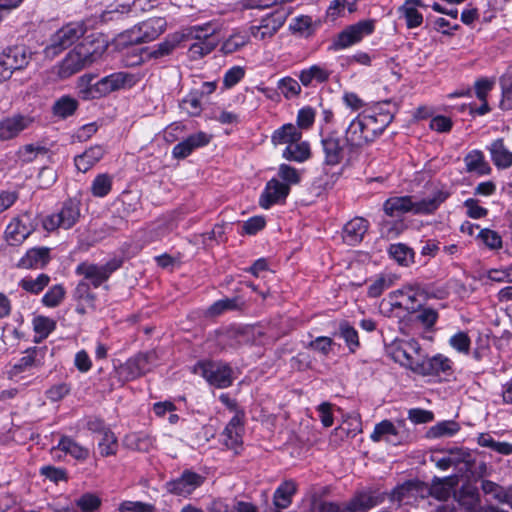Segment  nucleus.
<instances>
[{
	"label": "nucleus",
	"instance_id": "nucleus-41",
	"mask_svg": "<svg viewBox=\"0 0 512 512\" xmlns=\"http://www.w3.org/2000/svg\"><path fill=\"white\" fill-rule=\"evenodd\" d=\"M388 254L401 266L409 267L414 263L415 252L404 243L391 244L388 248Z\"/></svg>",
	"mask_w": 512,
	"mask_h": 512
},
{
	"label": "nucleus",
	"instance_id": "nucleus-18",
	"mask_svg": "<svg viewBox=\"0 0 512 512\" xmlns=\"http://www.w3.org/2000/svg\"><path fill=\"white\" fill-rule=\"evenodd\" d=\"M243 420L241 414L234 415L221 434L223 445L227 449L233 450L235 454H240L243 446Z\"/></svg>",
	"mask_w": 512,
	"mask_h": 512
},
{
	"label": "nucleus",
	"instance_id": "nucleus-43",
	"mask_svg": "<svg viewBox=\"0 0 512 512\" xmlns=\"http://www.w3.org/2000/svg\"><path fill=\"white\" fill-rule=\"evenodd\" d=\"M125 444L130 449L148 452L154 445V439L144 432L132 433L125 438Z\"/></svg>",
	"mask_w": 512,
	"mask_h": 512
},
{
	"label": "nucleus",
	"instance_id": "nucleus-10",
	"mask_svg": "<svg viewBox=\"0 0 512 512\" xmlns=\"http://www.w3.org/2000/svg\"><path fill=\"white\" fill-rule=\"evenodd\" d=\"M80 218V202L76 199L66 200L61 209L43 221V227L47 231L58 228L70 229Z\"/></svg>",
	"mask_w": 512,
	"mask_h": 512
},
{
	"label": "nucleus",
	"instance_id": "nucleus-27",
	"mask_svg": "<svg viewBox=\"0 0 512 512\" xmlns=\"http://www.w3.org/2000/svg\"><path fill=\"white\" fill-rule=\"evenodd\" d=\"M232 336L239 345L250 344L255 346H266L273 344L275 339L266 334L264 330L257 327L247 328L240 332H235Z\"/></svg>",
	"mask_w": 512,
	"mask_h": 512
},
{
	"label": "nucleus",
	"instance_id": "nucleus-53",
	"mask_svg": "<svg viewBox=\"0 0 512 512\" xmlns=\"http://www.w3.org/2000/svg\"><path fill=\"white\" fill-rule=\"evenodd\" d=\"M393 276L381 274L368 286L367 295L370 298H377L393 285Z\"/></svg>",
	"mask_w": 512,
	"mask_h": 512
},
{
	"label": "nucleus",
	"instance_id": "nucleus-56",
	"mask_svg": "<svg viewBox=\"0 0 512 512\" xmlns=\"http://www.w3.org/2000/svg\"><path fill=\"white\" fill-rule=\"evenodd\" d=\"M243 305V302H240L238 297L235 298H225L216 301L209 307V314L211 316H217L228 310H238Z\"/></svg>",
	"mask_w": 512,
	"mask_h": 512
},
{
	"label": "nucleus",
	"instance_id": "nucleus-35",
	"mask_svg": "<svg viewBox=\"0 0 512 512\" xmlns=\"http://www.w3.org/2000/svg\"><path fill=\"white\" fill-rule=\"evenodd\" d=\"M418 7L426 8L421 0H406L399 8V12L406 20L407 28L413 29L423 23V15L418 11Z\"/></svg>",
	"mask_w": 512,
	"mask_h": 512
},
{
	"label": "nucleus",
	"instance_id": "nucleus-44",
	"mask_svg": "<svg viewBox=\"0 0 512 512\" xmlns=\"http://www.w3.org/2000/svg\"><path fill=\"white\" fill-rule=\"evenodd\" d=\"M311 512H349L347 502H333L313 496L310 503Z\"/></svg>",
	"mask_w": 512,
	"mask_h": 512
},
{
	"label": "nucleus",
	"instance_id": "nucleus-54",
	"mask_svg": "<svg viewBox=\"0 0 512 512\" xmlns=\"http://www.w3.org/2000/svg\"><path fill=\"white\" fill-rule=\"evenodd\" d=\"M91 285L83 279L78 282L74 291L73 299L79 303L85 302L90 306H94L96 295L91 291Z\"/></svg>",
	"mask_w": 512,
	"mask_h": 512
},
{
	"label": "nucleus",
	"instance_id": "nucleus-58",
	"mask_svg": "<svg viewBox=\"0 0 512 512\" xmlns=\"http://www.w3.org/2000/svg\"><path fill=\"white\" fill-rule=\"evenodd\" d=\"M66 294L65 288L61 284L52 286L42 297V303L46 307H57Z\"/></svg>",
	"mask_w": 512,
	"mask_h": 512
},
{
	"label": "nucleus",
	"instance_id": "nucleus-42",
	"mask_svg": "<svg viewBox=\"0 0 512 512\" xmlns=\"http://www.w3.org/2000/svg\"><path fill=\"white\" fill-rule=\"evenodd\" d=\"M78 105V101L75 98L64 95L54 102L52 113L58 118L66 119L76 112Z\"/></svg>",
	"mask_w": 512,
	"mask_h": 512
},
{
	"label": "nucleus",
	"instance_id": "nucleus-55",
	"mask_svg": "<svg viewBox=\"0 0 512 512\" xmlns=\"http://www.w3.org/2000/svg\"><path fill=\"white\" fill-rule=\"evenodd\" d=\"M199 93L192 91L180 102V109L189 116H198L202 111Z\"/></svg>",
	"mask_w": 512,
	"mask_h": 512
},
{
	"label": "nucleus",
	"instance_id": "nucleus-61",
	"mask_svg": "<svg viewBox=\"0 0 512 512\" xmlns=\"http://www.w3.org/2000/svg\"><path fill=\"white\" fill-rule=\"evenodd\" d=\"M312 23V17L307 15H301L293 20V23L290 24V29L294 33H299L300 35L308 37L313 32Z\"/></svg>",
	"mask_w": 512,
	"mask_h": 512
},
{
	"label": "nucleus",
	"instance_id": "nucleus-48",
	"mask_svg": "<svg viewBox=\"0 0 512 512\" xmlns=\"http://www.w3.org/2000/svg\"><path fill=\"white\" fill-rule=\"evenodd\" d=\"M481 489L488 501H495L498 504L504 505L507 496V488L490 480H483L481 482Z\"/></svg>",
	"mask_w": 512,
	"mask_h": 512
},
{
	"label": "nucleus",
	"instance_id": "nucleus-5",
	"mask_svg": "<svg viewBox=\"0 0 512 512\" xmlns=\"http://www.w3.org/2000/svg\"><path fill=\"white\" fill-rule=\"evenodd\" d=\"M123 265V259L113 257L105 264H96L89 261L79 263L75 268V273L81 276L93 288H99L106 283L111 275L120 269Z\"/></svg>",
	"mask_w": 512,
	"mask_h": 512
},
{
	"label": "nucleus",
	"instance_id": "nucleus-12",
	"mask_svg": "<svg viewBox=\"0 0 512 512\" xmlns=\"http://www.w3.org/2000/svg\"><path fill=\"white\" fill-rule=\"evenodd\" d=\"M35 225L28 214L13 217L7 225L4 238L11 246L21 245L33 232Z\"/></svg>",
	"mask_w": 512,
	"mask_h": 512
},
{
	"label": "nucleus",
	"instance_id": "nucleus-24",
	"mask_svg": "<svg viewBox=\"0 0 512 512\" xmlns=\"http://www.w3.org/2000/svg\"><path fill=\"white\" fill-rule=\"evenodd\" d=\"M46 347H33L29 348L23 357H21L16 364L13 365L10 373L12 376L30 370L33 367H42L44 365V358L46 355Z\"/></svg>",
	"mask_w": 512,
	"mask_h": 512
},
{
	"label": "nucleus",
	"instance_id": "nucleus-52",
	"mask_svg": "<svg viewBox=\"0 0 512 512\" xmlns=\"http://www.w3.org/2000/svg\"><path fill=\"white\" fill-rule=\"evenodd\" d=\"M397 434L398 431L395 425L390 420H383L375 425L374 431L371 433L370 438L373 442H380L383 439H385L387 442H391L388 437L396 436Z\"/></svg>",
	"mask_w": 512,
	"mask_h": 512
},
{
	"label": "nucleus",
	"instance_id": "nucleus-37",
	"mask_svg": "<svg viewBox=\"0 0 512 512\" xmlns=\"http://www.w3.org/2000/svg\"><path fill=\"white\" fill-rule=\"evenodd\" d=\"M454 498L467 510H473L479 504L478 488L470 483H466L458 491L454 490Z\"/></svg>",
	"mask_w": 512,
	"mask_h": 512
},
{
	"label": "nucleus",
	"instance_id": "nucleus-39",
	"mask_svg": "<svg viewBox=\"0 0 512 512\" xmlns=\"http://www.w3.org/2000/svg\"><path fill=\"white\" fill-rule=\"evenodd\" d=\"M302 137L298 128L291 124H284L279 129L275 130L271 136V141L274 145L293 144L298 142Z\"/></svg>",
	"mask_w": 512,
	"mask_h": 512
},
{
	"label": "nucleus",
	"instance_id": "nucleus-23",
	"mask_svg": "<svg viewBox=\"0 0 512 512\" xmlns=\"http://www.w3.org/2000/svg\"><path fill=\"white\" fill-rule=\"evenodd\" d=\"M210 140L211 136L207 133L202 131L197 132L175 145L172 150V155L175 159H185L195 149L208 145Z\"/></svg>",
	"mask_w": 512,
	"mask_h": 512
},
{
	"label": "nucleus",
	"instance_id": "nucleus-31",
	"mask_svg": "<svg viewBox=\"0 0 512 512\" xmlns=\"http://www.w3.org/2000/svg\"><path fill=\"white\" fill-rule=\"evenodd\" d=\"M491 160L498 169H508L512 166V152L504 144L502 138L494 140L488 147Z\"/></svg>",
	"mask_w": 512,
	"mask_h": 512
},
{
	"label": "nucleus",
	"instance_id": "nucleus-63",
	"mask_svg": "<svg viewBox=\"0 0 512 512\" xmlns=\"http://www.w3.org/2000/svg\"><path fill=\"white\" fill-rule=\"evenodd\" d=\"M245 76V70L240 66H233L226 71L223 77V86L225 89H230L238 84Z\"/></svg>",
	"mask_w": 512,
	"mask_h": 512
},
{
	"label": "nucleus",
	"instance_id": "nucleus-51",
	"mask_svg": "<svg viewBox=\"0 0 512 512\" xmlns=\"http://www.w3.org/2000/svg\"><path fill=\"white\" fill-rule=\"evenodd\" d=\"M460 430V425L453 420H447L432 426L427 436L429 438H439L443 436H453Z\"/></svg>",
	"mask_w": 512,
	"mask_h": 512
},
{
	"label": "nucleus",
	"instance_id": "nucleus-28",
	"mask_svg": "<svg viewBox=\"0 0 512 512\" xmlns=\"http://www.w3.org/2000/svg\"><path fill=\"white\" fill-rule=\"evenodd\" d=\"M368 221L363 217H355L343 227V239L348 245H355L362 241L368 230Z\"/></svg>",
	"mask_w": 512,
	"mask_h": 512
},
{
	"label": "nucleus",
	"instance_id": "nucleus-16",
	"mask_svg": "<svg viewBox=\"0 0 512 512\" xmlns=\"http://www.w3.org/2000/svg\"><path fill=\"white\" fill-rule=\"evenodd\" d=\"M428 484L418 479L408 480L395 487L390 496L392 501L410 504L412 500L427 498Z\"/></svg>",
	"mask_w": 512,
	"mask_h": 512
},
{
	"label": "nucleus",
	"instance_id": "nucleus-64",
	"mask_svg": "<svg viewBox=\"0 0 512 512\" xmlns=\"http://www.w3.org/2000/svg\"><path fill=\"white\" fill-rule=\"evenodd\" d=\"M76 503L83 512H92L99 509L101 499L95 494L85 493L77 500Z\"/></svg>",
	"mask_w": 512,
	"mask_h": 512
},
{
	"label": "nucleus",
	"instance_id": "nucleus-46",
	"mask_svg": "<svg viewBox=\"0 0 512 512\" xmlns=\"http://www.w3.org/2000/svg\"><path fill=\"white\" fill-rule=\"evenodd\" d=\"M113 185V176L108 173L98 174L91 183V193L94 197L103 198L107 196Z\"/></svg>",
	"mask_w": 512,
	"mask_h": 512
},
{
	"label": "nucleus",
	"instance_id": "nucleus-6",
	"mask_svg": "<svg viewBox=\"0 0 512 512\" xmlns=\"http://www.w3.org/2000/svg\"><path fill=\"white\" fill-rule=\"evenodd\" d=\"M133 75L126 72H115L98 80L94 84L82 89L80 93L84 99H97L111 92L120 90L126 85L132 86Z\"/></svg>",
	"mask_w": 512,
	"mask_h": 512
},
{
	"label": "nucleus",
	"instance_id": "nucleus-45",
	"mask_svg": "<svg viewBox=\"0 0 512 512\" xmlns=\"http://www.w3.org/2000/svg\"><path fill=\"white\" fill-rule=\"evenodd\" d=\"M49 282V275L41 273L37 276V278L24 277L19 281L18 285L27 293L38 295L45 289V287L48 286Z\"/></svg>",
	"mask_w": 512,
	"mask_h": 512
},
{
	"label": "nucleus",
	"instance_id": "nucleus-60",
	"mask_svg": "<svg viewBox=\"0 0 512 512\" xmlns=\"http://www.w3.org/2000/svg\"><path fill=\"white\" fill-rule=\"evenodd\" d=\"M99 451L103 457L115 455L118 448L117 438L114 433L110 430L102 435V439L99 442Z\"/></svg>",
	"mask_w": 512,
	"mask_h": 512
},
{
	"label": "nucleus",
	"instance_id": "nucleus-38",
	"mask_svg": "<svg viewBox=\"0 0 512 512\" xmlns=\"http://www.w3.org/2000/svg\"><path fill=\"white\" fill-rule=\"evenodd\" d=\"M57 449L69 454L78 461H84L89 457V449L76 442L70 436L63 435L58 442Z\"/></svg>",
	"mask_w": 512,
	"mask_h": 512
},
{
	"label": "nucleus",
	"instance_id": "nucleus-30",
	"mask_svg": "<svg viewBox=\"0 0 512 512\" xmlns=\"http://www.w3.org/2000/svg\"><path fill=\"white\" fill-rule=\"evenodd\" d=\"M297 491V485L293 480H287L281 483L274 492L273 504L275 509L273 511L265 512H280L286 509L292 503V497Z\"/></svg>",
	"mask_w": 512,
	"mask_h": 512
},
{
	"label": "nucleus",
	"instance_id": "nucleus-8",
	"mask_svg": "<svg viewBox=\"0 0 512 512\" xmlns=\"http://www.w3.org/2000/svg\"><path fill=\"white\" fill-rule=\"evenodd\" d=\"M31 57V51L24 45L6 48L0 54V81L9 79L15 70L24 69Z\"/></svg>",
	"mask_w": 512,
	"mask_h": 512
},
{
	"label": "nucleus",
	"instance_id": "nucleus-40",
	"mask_svg": "<svg viewBox=\"0 0 512 512\" xmlns=\"http://www.w3.org/2000/svg\"><path fill=\"white\" fill-rule=\"evenodd\" d=\"M330 71L319 65H312L307 69H303L299 74V80L305 87L312 85L313 81L324 83L330 77Z\"/></svg>",
	"mask_w": 512,
	"mask_h": 512
},
{
	"label": "nucleus",
	"instance_id": "nucleus-14",
	"mask_svg": "<svg viewBox=\"0 0 512 512\" xmlns=\"http://www.w3.org/2000/svg\"><path fill=\"white\" fill-rule=\"evenodd\" d=\"M414 373L422 376H451L453 374V362L442 354L425 357L414 368Z\"/></svg>",
	"mask_w": 512,
	"mask_h": 512
},
{
	"label": "nucleus",
	"instance_id": "nucleus-26",
	"mask_svg": "<svg viewBox=\"0 0 512 512\" xmlns=\"http://www.w3.org/2000/svg\"><path fill=\"white\" fill-rule=\"evenodd\" d=\"M50 249L47 247H36L29 249L19 260L17 267L22 269H40L50 261Z\"/></svg>",
	"mask_w": 512,
	"mask_h": 512
},
{
	"label": "nucleus",
	"instance_id": "nucleus-57",
	"mask_svg": "<svg viewBox=\"0 0 512 512\" xmlns=\"http://www.w3.org/2000/svg\"><path fill=\"white\" fill-rule=\"evenodd\" d=\"M117 371L124 381H131L143 375L134 357L121 364Z\"/></svg>",
	"mask_w": 512,
	"mask_h": 512
},
{
	"label": "nucleus",
	"instance_id": "nucleus-15",
	"mask_svg": "<svg viewBox=\"0 0 512 512\" xmlns=\"http://www.w3.org/2000/svg\"><path fill=\"white\" fill-rule=\"evenodd\" d=\"M289 12L275 11L262 18L259 25H252L250 33L254 39L265 41L274 36V34L283 26Z\"/></svg>",
	"mask_w": 512,
	"mask_h": 512
},
{
	"label": "nucleus",
	"instance_id": "nucleus-17",
	"mask_svg": "<svg viewBox=\"0 0 512 512\" xmlns=\"http://www.w3.org/2000/svg\"><path fill=\"white\" fill-rule=\"evenodd\" d=\"M386 494L379 489H365L358 491L347 501L349 512H367L385 500Z\"/></svg>",
	"mask_w": 512,
	"mask_h": 512
},
{
	"label": "nucleus",
	"instance_id": "nucleus-59",
	"mask_svg": "<svg viewBox=\"0 0 512 512\" xmlns=\"http://www.w3.org/2000/svg\"><path fill=\"white\" fill-rule=\"evenodd\" d=\"M477 238L480 239L486 247L491 250H498L502 248V238L498 232L491 230L489 228L481 229L477 235Z\"/></svg>",
	"mask_w": 512,
	"mask_h": 512
},
{
	"label": "nucleus",
	"instance_id": "nucleus-3",
	"mask_svg": "<svg viewBox=\"0 0 512 512\" xmlns=\"http://www.w3.org/2000/svg\"><path fill=\"white\" fill-rule=\"evenodd\" d=\"M449 195L447 191L437 190L431 197L419 201H413L412 196L390 197L384 202L383 210L390 217H398L408 212L416 215H428L434 213Z\"/></svg>",
	"mask_w": 512,
	"mask_h": 512
},
{
	"label": "nucleus",
	"instance_id": "nucleus-4",
	"mask_svg": "<svg viewBox=\"0 0 512 512\" xmlns=\"http://www.w3.org/2000/svg\"><path fill=\"white\" fill-rule=\"evenodd\" d=\"M166 28L167 21L165 18H149L120 33L117 37V44L126 47L151 42L163 34Z\"/></svg>",
	"mask_w": 512,
	"mask_h": 512
},
{
	"label": "nucleus",
	"instance_id": "nucleus-34",
	"mask_svg": "<svg viewBox=\"0 0 512 512\" xmlns=\"http://www.w3.org/2000/svg\"><path fill=\"white\" fill-rule=\"evenodd\" d=\"M417 295V291L408 286L391 292L389 298L393 300L394 298L400 297V302H392L394 308H402L408 312H414L420 307V304H416Z\"/></svg>",
	"mask_w": 512,
	"mask_h": 512
},
{
	"label": "nucleus",
	"instance_id": "nucleus-33",
	"mask_svg": "<svg viewBox=\"0 0 512 512\" xmlns=\"http://www.w3.org/2000/svg\"><path fill=\"white\" fill-rule=\"evenodd\" d=\"M410 350L418 352L420 350L419 344L416 341H411L406 342L403 345H399L394 348L392 357L395 362H398L400 365L407 367L414 372V368L420 360L414 359L409 352Z\"/></svg>",
	"mask_w": 512,
	"mask_h": 512
},
{
	"label": "nucleus",
	"instance_id": "nucleus-20",
	"mask_svg": "<svg viewBox=\"0 0 512 512\" xmlns=\"http://www.w3.org/2000/svg\"><path fill=\"white\" fill-rule=\"evenodd\" d=\"M203 482V476L185 470L179 478L167 483V489L170 493L185 496L191 494L196 488L200 487Z\"/></svg>",
	"mask_w": 512,
	"mask_h": 512
},
{
	"label": "nucleus",
	"instance_id": "nucleus-25",
	"mask_svg": "<svg viewBox=\"0 0 512 512\" xmlns=\"http://www.w3.org/2000/svg\"><path fill=\"white\" fill-rule=\"evenodd\" d=\"M321 145L325 155L324 161L327 165H337L343 159L344 147L341 145V138L337 132H330L321 139Z\"/></svg>",
	"mask_w": 512,
	"mask_h": 512
},
{
	"label": "nucleus",
	"instance_id": "nucleus-19",
	"mask_svg": "<svg viewBox=\"0 0 512 512\" xmlns=\"http://www.w3.org/2000/svg\"><path fill=\"white\" fill-rule=\"evenodd\" d=\"M290 193L288 184L280 182L276 178L269 180L259 198V205L269 209L275 204L284 203Z\"/></svg>",
	"mask_w": 512,
	"mask_h": 512
},
{
	"label": "nucleus",
	"instance_id": "nucleus-7",
	"mask_svg": "<svg viewBox=\"0 0 512 512\" xmlns=\"http://www.w3.org/2000/svg\"><path fill=\"white\" fill-rule=\"evenodd\" d=\"M375 26L376 20L374 19L360 20L355 24L347 26L333 39L329 50L338 51L359 43L363 38L375 31Z\"/></svg>",
	"mask_w": 512,
	"mask_h": 512
},
{
	"label": "nucleus",
	"instance_id": "nucleus-50",
	"mask_svg": "<svg viewBox=\"0 0 512 512\" xmlns=\"http://www.w3.org/2000/svg\"><path fill=\"white\" fill-rule=\"evenodd\" d=\"M478 444L495 451L501 455L512 454V444L508 442H499L493 439L489 433H481L478 436Z\"/></svg>",
	"mask_w": 512,
	"mask_h": 512
},
{
	"label": "nucleus",
	"instance_id": "nucleus-32",
	"mask_svg": "<svg viewBox=\"0 0 512 512\" xmlns=\"http://www.w3.org/2000/svg\"><path fill=\"white\" fill-rule=\"evenodd\" d=\"M105 149L101 145L91 146L82 154L75 156L74 163L78 171L87 172L104 156Z\"/></svg>",
	"mask_w": 512,
	"mask_h": 512
},
{
	"label": "nucleus",
	"instance_id": "nucleus-1",
	"mask_svg": "<svg viewBox=\"0 0 512 512\" xmlns=\"http://www.w3.org/2000/svg\"><path fill=\"white\" fill-rule=\"evenodd\" d=\"M393 115L388 111L372 110L359 113L345 131V142L353 148H360L379 138L392 122Z\"/></svg>",
	"mask_w": 512,
	"mask_h": 512
},
{
	"label": "nucleus",
	"instance_id": "nucleus-13",
	"mask_svg": "<svg viewBox=\"0 0 512 512\" xmlns=\"http://www.w3.org/2000/svg\"><path fill=\"white\" fill-rule=\"evenodd\" d=\"M214 34L215 29L210 24L192 27L188 36L197 41L190 46V52L199 57L212 52L217 45Z\"/></svg>",
	"mask_w": 512,
	"mask_h": 512
},
{
	"label": "nucleus",
	"instance_id": "nucleus-11",
	"mask_svg": "<svg viewBox=\"0 0 512 512\" xmlns=\"http://www.w3.org/2000/svg\"><path fill=\"white\" fill-rule=\"evenodd\" d=\"M198 368L206 381L216 388H227L232 385V368L223 362H199Z\"/></svg>",
	"mask_w": 512,
	"mask_h": 512
},
{
	"label": "nucleus",
	"instance_id": "nucleus-9",
	"mask_svg": "<svg viewBox=\"0 0 512 512\" xmlns=\"http://www.w3.org/2000/svg\"><path fill=\"white\" fill-rule=\"evenodd\" d=\"M86 32L82 22H71L60 28L51 38V43L45 48L47 57H55L64 49L74 44Z\"/></svg>",
	"mask_w": 512,
	"mask_h": 512
},
{
	"label": "nucleus",
	"instance_id": "nucleus-29",
	"mask_svg": "<svg viewBox=\"0 0 512 512\" xmlns=\"http://www.w3.org/2000/svg\"><path fill=\"white\" fill-rule=\"evenodd\" d=\"M184 36L180 33H172L153 47L147 48L146 53L150 59H160L170 55L183 41Z\"/></svg>",
	"mask_w": 512,
	"mask_h": 512
},
{
	"label": "nucleus",
	"instance_id": "nucleus-22",
	"mask_svg": "<svg viewBox=\"0 0 512 512\" xmlns=\"http://www.w3.org/2000/svg\"><path fill=\"white\" fill-rule=\"evenodd\" d=\"M32 123V118L24 115H13L0 121V140L7 141L16 138Z\"/></svg>",
	"mask_w": 512,
	"mask_h": 512
},
{
	"label": "nucleus",
	"instance_id": "nucleus-62",
	"mask_svg": "<svg viewBox=\"0 0 512 512\" xmlns=\"http://www.w3.org/2000/svg\"><path fill=\"white\" fill-rule=\"evenodd\" d=\"M449 344L457 352L468 354L470 351L471 340L466 332L459 331L450 337Z\"/></svg>",
	"mask_w": 512,
	"mask_h": 512
},
{
	"label": "nucleus",
	"instance_id": "nucleus-49",
	"mask_svg": "<svg viewBox=\"0 0 512 512\" xmlns=\"http://www.w3.org/2000/svg\"><path fill=\"white\" fill-rule=\"evenodd\" d=\"M338 333L344 339L349 351L355 353L360 347V341L357 330L351 326L347 321H342L339 324Z\"/></svg>",
	"mask_w": 512,
	"mask_h": 512
},
{
	"label": "nucleus",
	"instance_id": "nucleus-2",
	"mask_svg": "<svg viewBox=\"0 0 512 512\" xmlns=\"http://www.w3.org/2000/svg\"><path fill=\"white\" fill-rule=\"evenodd\" d=\"M106 50L104 41L93 35L86 37L59 63L58 75L65 79L96 62Z\"/></svg>",
	"mask_w": 512,
	"mask_h": 512
},
{
	"label": "nucleus",
	"instance_id": "nucleus-47",
	"mask_svg": "<svg viewBox=\"0 0 512 512\" xmlns=\"http://www.w3.org/2000/svg\"><path fill=\"white\" fill-rule=\"evenodd\" d=\"M283 157L289 161L304 162L310 157V146L307 142H295L283 151Z\"/></svg>",
	"mask_w": 512,
	"mask_h": 512
},
{
	"label": "nucleus",
	"instance_id": "nucleus-36",
	"mask_svg": "<svg viewBox=\"0 0 512 512\" xmlns=\"http://www.w3.org/2000/svg\"><path fill=\"white\" fill-rule=\"evenodd\" d=\"M464 162L467 172H475L479 175H489L492 171L480 150H472L465 157Z\"/></svg>",
	"mask_w": 512,
	"mask_h": 512
},
{
	"label": "nucleus",
	"instance_id": "nucleus-21",
	"mask_svg": "<svg viewBox=\"0 0 512 512\" xmlns=\"http://www.w3.org/2000/svg\"><path fill=\"white\" fill-rule=\"evenodd\" d=\"M458 482L459 478L457 475L444 478L435 476L432 478L431 484H428L427 497L431 496L439 501H446L452 495L454 496V490Z\"/></svg>",
	"mask_w": 512,
	"mask_h": 512
}]
</instances>
